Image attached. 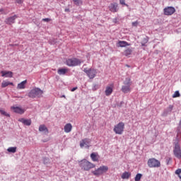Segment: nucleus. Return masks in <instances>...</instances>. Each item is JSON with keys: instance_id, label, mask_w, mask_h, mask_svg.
<instances>
[{"instance_id": "f257e3e1", "label": "nucleus", "mask_w": 181, "mask_h": 181, "mask_svg": "<svg viewBox=\"0 0 181 181\" xmlns=\"http://www.w3.org/2000/svg\"><path fill=\"white\" fill-rule=\"evenodd\" d=\"M28 96L29 98H41L43 97V90L39 88H34L29 91Z\"/></svg>"}, {"instance_id": "4468645a", "label": "nucleus", "mask_w": 181, "mask_h": 181, "mask_svg": "<svg viewBox=\"0 0 181 181\" xmlns=\"http://www.w3.org/2000/svg\"><path fill=\"white\" fill-rule=\"evenodd\" d=\"M11 110V111H13V112H16V114H23L25 112V109L20 107L12 106Z\"/></svg>"}, {"instance_id": "6ab92c4d", "label": "nucleus", "mask_w": 181, "mask_h": 181, "mask_svg": "<svg viewBox=\"0 0 181 181\" xmlns=\"http://www.w3.org/2000/svg\"><path fill=\"white\" fill-rule=\"evenodd\" d=\"M64 132L69 134V132H71V129H73V126L70 123H67L65 124L64 127Z\"/></svg>"}, {"instance_id": "5701e85b", "label": "nucleus", "mask_w": 181, "mask_h": 181, "mask_svg": "<svg viewBox=\"0 0 181 181\" xmlns=\"http://www.w3.org/2000/svg\"><path fill=\"white\" fill-rule=\"evenodd\" d=\"M123 54H124V56L129 57V56H131V54H132V49L131 48L126 49L124 51Z\"/></svg>"}, {"instance_id": "58836bf2", "label": "nucleus", "mask_w": 181, "mask_h": 181, "mask_svg": "<svg viewBox=\"0 0 181 181\" xmlns=\"http://www.w3.org/2000/svg\"><path fill=\"white\" fill-rule=\"evenodd\" d=\"M0 12H4V8H1Z\"/></svg>"}, {"instance_id": "412c9836", "label": "nucleus", "mask_w": 181, "mask_h": 181, "mask_svg": "<svg viewBox=\"0 0 181 181\" xmlns=\"http://www.w3.org/2000/svg\"><path fill=\"white\" fill-rule=\"evenodd\" d=\"M68 71H69V69L62 68V69H59L57 71V73L59 76H64V74H66V73H68Z\"/></svg>"}, {"instance_id": "e433bc0d", "label": "nucleus", "mask_w": 181, "mask_h": 181, "mask_svg": "<svg viewBox=\"0 0 181 181\" xmlns=\"http://www.w3.org/2000/svg\"><path fill=\"white\" fill-rule=\"evenodd\" d=\"M168 110H169L170 111H172V110H173V105H170L169 107H168Z\"/></svg>"}, {"instance_id": "dca6fc26", "label": "nucleus", "mask_w": 181, "mask_h": 181, "mask_svg": "<svg viewBox=\"0 0 181 181\" xmlns=\"http://www.w3.org/2000/svg\"><path fill=\"white\" fill-rule=\"evenodd\" d=\"M18 121L19 122L23 124V125H27V127L32 125V120L30 119L21 118L18 119Z\"/></svg>"}, {"instance_id": "0eeeda50", "label": "nucleus", "mask_w": 181, "mask_h": 181, "mask_svg": "<svg viewBox=\"0 0 181 181\" xmlns=\"http://www.w3.org/2000/svg\"><path fill=\"white\" fill-rule=\"evenodd\" d=\"M148 168H160V161L155 158H149L147 161Z\"/></svg>"}, {"instance_id": "b1692460", "label": "nucleus", "mask_w": 181, "mask_h": 181, "mask_svg": "<svg viewBox=\"0 0 181 181\" xmlns=\"http://www.w3.org/2000/svg\"><path fill=\"white\" fill-rule=\"evenodd\" d=\"M8 86H13V83L6 81H3L1 83L2 88H5V87H8Z\"/></svg>"}, {"instance_id": "f704fd0d", "label": "nucleus", "mask_w": 181, "mask_h": 181, "mask_svg": "<svg viewBox=\"0 0 181 181\" xmlns=\"http://www.w3.org/2000/svg\"><path fill=\"white\" fill-rule=\"evenodd\" d=\"M42 21L44 22H50V21H52V19H50V18H43Z\"/></svg>"}, {"instance_id": "ea45409f", "label": "nucleus", "mask_w": 181, "mask_h": 181, "mask_svg": "<svg viewBox=\"0 0 181 181\" xmlns=\"http://www.w3.org/2000/svg\"><path fill=\"white\" fill-rule=\"evenodd\" d=\"M126 67H131L129 65L127 64Z\"/></svg>"}, {"instance_id": "7c9ffc66", "label": "nucleus", "mask_w": 181, "mask_h": 181, "mask_svg": "<svg viewBox=\"0 0 181 181\" xmlns=\"http://www.w3.org/2000/svg\"><path fill=\"white\" fill-rule=\"evenodd\" d=\"M0 112H1V115H4V117H11V115H9V113H7L6 112H5L3 110H0Z\"/></svg>"}, {"instance_id": "a19ab883", "label": "nucleus", "mask_w": 181, "mask_h": 181, "mask_svg": "<svg viewBox=\"0 0 181 181\" xmlns=\"http://www.w3.org/2000/svg\"><path fill=\"white\" fill-rule=\"evenodd\" d=\"M69 11V9H66L65 11L67 12Z\"/></svg>"}, {"instance_id": "cd10ccee", "label": "nucleus", "mask_w": 181, "mask_h": 181, "mask_svg": "<svg viewBox=\"0 0 181 181\" xmlns=\"http://www.w3.org/2000/svg\"><path fill=\"white\" fill-rule=\"evenodd\" d=\"M73 2L77 6H78L79 5H83V1L81 0H73Z\"/></svg>"}, {"instance_id": "79ce46f5", "label": "nucleus", "mask_w": 181, "mask_h": 181, "mask_svg": "<svg viewBox=\"0 0 181 181\" xmlns=\"http://www.w3.org/2000/svg\"><path fill=\"white\" fill-rule=\"evenodd\" d=\"M146 43L148 42V40H145Z\"/></svg>"}, {"instance_id": "a878e982", "label": "nucleus", "mask_w": 181, "mask_h": 181, "mask_svg": "<svg viewBox=\"0 0 181 181\" xmlns=\"http://www.w3.org/2000/svg\"><path fill=\"white\" fill-rule=\"evenodd\" d=\"M131 177V173L129 172H124L122 175V179H129Z\"/></svg>"}, {"instance_id": "c85d7f7f", "label": "nucleus", "mask_w": 181, "mask_h": 181, "mask_svg": "<svg viewBox=\"0 0 181 181\" xmlns=\"http://www.w3.org/2000/svg\"><path fill=\"white\" fill-rule=\"evenodd\" d=\"M141 178H142V174L138 173V174H136V175L134 178V180L135 181H139V180H141Z\"/></svg>"}, {"instance_id": "9d476101", "label": "nucleus", "mask_w": 181, "mask_h": 181, "mask_svg": "<svg viewBox=\"0 0 181 181\" xmlns=\"http://www.w3.org/2000/svg\"><path fill=\"white\" fill-rule=\"evenodd\" d=\"M176 12V9H175V7H166L164 8V15H166L167 16H170V15H173Z\"/></svg>"}, {"instance_id": "6e6552de", "label": "nucleus", "mask_w": 181, "mask_h": 181, "mask_svg": "<svg viewBox=\"0 0 181 181\" xmlns=\"http://www.w3.org/2000/svg\"><path fill=\"white\" fill-rule=\"evenodd\" d=\"M173 153L175 158H177V159H181V149L178 143L175 144V145Z\"/></svg>"}, {"instance_id": "c756f323", "label": "nucleus", "mask_w": 181, "mask_h": 181, "mask_svg": "<svg viewBox=\"0 0 181 181\" xmlns=\"http://www.w3.org/2000/svg\"><path fill=\"white\" fill-rule=\"evenodd\" d=\"M177 97H180V93H179V90H176L173 95V98H177Z\"/></svg>"}, {"instance_id": "473e14b6", "label": "nucleus", "mask_w": 181, "mask_h": 181, "mask_svg": "<svg viewBox=\"0 0 181 181\" xmlns=\"http://www.w3.org/2000/svg\"><path fill=\"white\" fill-rule=\"evenodd\" d=\"M132 26H134V28H136V26H138V21H135V22H133L132 23Z\"/></svg>"}, {"instance_id": "9b49d317", "label": "nucleus", "mask_w": 181, "mask_h": 181, "mask_svg": "<svg viewBox=\"0 0 181 181\" xmlns=\"http://www.w3.org/2000/svg\"><path fill=\"white\" fill-rule=\"evenodd\" d=\"M90 142H91V141H90V139H83L80 141V147L81 148H87L88 149V148H90V145H88L90 144Z\"/></svg>"}, {"instance_id": "39448f33", "label": "nucleus", "mask_w": 181, "mask_h": 181, "mask_svg": "<svg viewBox=\"0 0 181 181\" xmlns=\"http://www.w3.org/2000/svg\"><path fill=\"white\" fill-rule=\"evenodd\" d=\"M124 128H125V124L122 122H120L117 124L115 125L113 131L117 135H122Z\"/></svg>"}, {"instance_id": "4be33fe9", "label": "nucleus", "mask_w": 181, "mask_h": 181, "mask_svg": "<svg viewBox=\"0 0 181 181\" xmlns=\"http://www.w3.org/2000/svg\"><path fill=\"white\" fill-rule=\"evenodd\" d=\"M127 46H129V44L127 41H119L117 47H127Z\"/></svg>"}, {"instance_id": "4c0bfd02", "label": "nucleus", "mask_w": 181, "mask_h": 181, "mask_svg": "<svg viewBox=\"0 0 181 181\" xmlns=\"http://www.w3.org/2000/svg\"><path fill=\"white\" fill-rule=\"evenodd\" d=\"M76 90H77V87H75V88H73L71 90V91H76Z\"/></svg>"}, {"instance_id": "1a4fd4ad", "label": "nucleus", "mask_w": 181, "mask_h": 181, "mask_svg": "<svg viewBox=\"0 0 181 181\" xmlns=\"http://www.w3.org/2000/svg\"><path fill=\"white\" fill-rule=\"evenodd\" d=\"M83 71H85L89 78H94V77H95V75L97 74V71L94 69H85Z\"/></svg>"}, {"instance_id": "bb28decb", "label": "nucleus", "mask_w": 181, "mask_h": 181, "mask_svg": "<svg viewBox=\"0 0 181 181\" xmlns=\"http://www.w3.org/2000/svg\"><path fill=\"white\" fill-rule=\"evenodd\" d=\"M16 147H9L7 151L8 152H10L11 153H15L16 152Z\"/></svg>"}, {"instance_id": "2eb2a0df", "label": "nucleus", "mask_w": 181, "mask_h": 181, "mask_svg": "<svg viewBox=\"0 0 181 181\" xmlns=\"http://www.w3.org/2000/svg\"><path fill=\"white\" fill-rule=\"evenodd\" d=\"M16 18H18L16 15L8 17L5 20V23H6V25H12V23H15V20L16 19Z\"/></svg>"}, {"instance_id": "423d86ee", "label": "nucleus", "mask_w": 181, "mask_h": 181, "mask_svg": "<svg viewBox=\"0 0 181 181\" xmlns=\"http://www.w3.org/2000/svg\"><path fill=\"white\" fill-rule=\"evenodd\" d=\"M66 66L69 67H74L76 66H80L81 64V61L77 58L68 59L66 61Z\"/></svg>"}, {"instance_id": "20e7f679", "label": "nucleus", "mask_w": 181, "mask_h": 181, "mask_svg": "<svg viewBox=\"0 0 181 181\" xmlns=\"http://www.w3.org/2000/svg\"><path fill=\"white\" fill-rule=\"evenodd\" d=\"M108 166L107 165H101L98 169L92 171L93 175L94 176H101V175H104V173H107L108 172Z\"/></svg>"}, {"instance_id": "f3484780", "label": "nucleus", "mask_w": 181, "mask_h": 181, "mask_svg": "<svg viewBox=\"0 0 181 181\" xmlns=\"http://www.w3.org/2000/svg\"><path fill=\"white\" fill-rule=\"evenodd\" d=\"M1 74L2 77H8L10 78H11V77H13V73L10 71H1Z\"/></svg>"}, {"instance_id": "72a5a7b5", "label": "nucleus", "mask_w": 181, "mask_h": 181, "mask_svg": "<svg viewBox=\"0 0 181 181\" xmlns=\"http://www.w3.org/2000/svg\"><path fill=\"white\" fill-rule=\"evenodd\" d=\"M181 173V169H177L175 171V175H180Z\"/></svg>"}, {"instance_id": "c9c22d12", "label": "nucleus", "mask_w": 181, "mask_h": 181, "mask_svg": "<svg viewBox=\"0 0 181 181\" xmlns=\"http://www.w3.org/2000/svg\"><path fill=\"white\" fill-rule=\"evenodd\" d=\"M17 4H23V0H16Z\"/></svg>"}, {"instance_id": "393cba45", "label": "nucleus", "mask_w": 181, "mask_h": 181, "mask_svg": "<svg viewBox=\"0 0 181 181\" xmlns=\"http://www.w3.org/2000/svg\"><path fill=\"white\" fill-rule=\"evenodd\" d=\"M90 158L93 162H98V156H97L95 153H92L90 154Z\"/></svg>"}, {"instance_id": "ddd939ff", "label": "nucleus", "mask_w": 181, "mask_h": 181, "mask_svg": "<svg viewBox=\"0 0 181 181\" xmlns=\"http://www.w3.org/2000/svg\"><path fill=\"white\" fill-rule=\"evenodd\" d=\"M109 11H110V12H112L113 13H115V12H118V4H110V5L109 6Z\"/></svg>"}, {"instance_id": "f03ea898", "label": "nucleus", "mask_w": 181, "mask_h": 181, "mask_svg": "<svg viewBox=\"0 0 181 181\" xmlns=\"http://www.w3.org/2000/svg\"><path fill=\"white\" fill-rule=\"evenodd\" d=\"M124 86H122V91L124 94L127 93H131V86H132V81H131V78H126L125 81L123 82Z\"/></svg>"}, {"instance_id": "2f4dec72", "label": "nucleus", "mask_w": 181, "mask_h": 181, "mask_svg": "<svg viewBox=\"0 0 181 181\" xmlns=\"http://www.w3.org/2000/svg\"><path fill=\"white\" fill-rule=\"evenodd\" d=\"M119 4L121 5H125V6H128V4H125V0H119Z\"/></svg>"}, {"instance_id": "aec40b11", "label": "nucleus", "mask_w": 181, "mask_h": 181, "mask_svg": "<svg viewBox=\"0 0 181 181\" xmlns=\"http://www.w3.org/2000/svg\"><path fill=\"white\" fill-rule=\"evenodd\" d=\"M40 132H45V134H49V129L45 124H41L39 127Z\"/></svg>"}, {"instance_id": "f8f14e48", "label": "nucleus", "mask_w": 181, "mask_h": 181, "mask_svg": "<svg viewBox=\"0 0 181 181\" xmlns=\"http://www.w3.org/2000/svg\"><path fill=\"white\" fill-rule=\"evenodd\" d=\"M114 91V85H110L106 86L105 94L106 97H110L112 94V92Z\"/></svg>"}, {"instance_id": "7ed1b4c3", "label": "nucleus", "mask_w": 181, "mask_h": 181, "mask_svg": "<svg viewBox=\"0 0 181 181\" xmlns=\"http://www.w3.org/2000/svg\"><path fill=\"white\" fill-rule=\"evenodd\" d=\"M79 166L83 170H90V169H93V168H95V165H94L93 163H90L87 160H81L79 163Z\"/></svg>"}, {"instance_id": "a211bd4d", "label": "nucleus", "mask_w": 181, "mask_h": 181, "mask_svg": "<svg viewBox=\"0 0 181 181\" xmlns=\"http://www.w3.org/2000/svg\"><path fill=\"white\" fill-rule=\"evenodd\" d=\"M28 83V81L25 80L20 83L18 84L17 86V89L18 90H23L26 88V83Z\"/></svg>"}]
</instances>
